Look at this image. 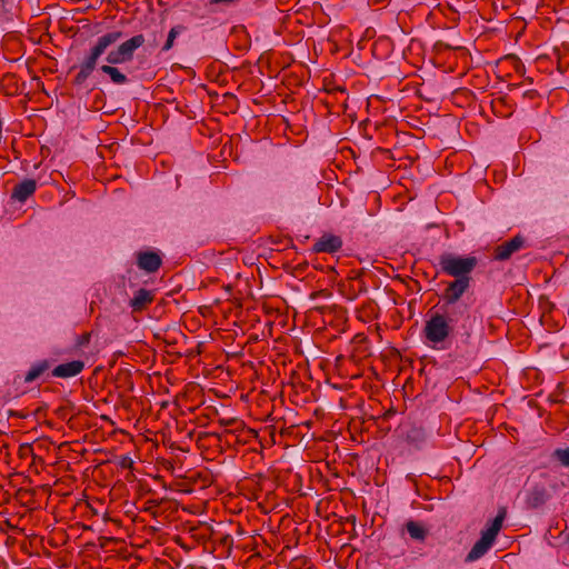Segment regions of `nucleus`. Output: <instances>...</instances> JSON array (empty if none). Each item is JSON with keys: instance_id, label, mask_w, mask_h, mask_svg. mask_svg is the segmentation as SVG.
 Segmentation results:
<instances>
[{"instance_id": "obj_13", "label": "nucleus", "mask_w": 569, "mask_h": 569, "mask_svg": "<svg viewBox=\"0 0 569 569\" xmlns=\"http://www.w3.org/2000/svg\"><path fill=\"white\" fill-rule=\"evenodd\" d=\"M50 368V362L48 360L39 361L30 368L24 377V382H32L38 379L43 372H46Z\"/></svg>"}, {"instance_id": "obj_7", "label": "nucleus", "mask_w": 569, "mask_h": 569, "mask_svg": "<svg viewBox=\"0 0 569 569\" xmlns=\"http://www.w3.org/2000/svg\"><path fill=\"white\" fill-rule=\"evenodd\" d=\"M341 246L342 241L340 237L331 233H325L318 240H316L312 246V250L317 253H335L341 248Z\"/></svg>"}, {"instance_id": "obj_17", "label": "nucleus", "mask_w": 569, "mask_h": 569, "mask_svg": "<svg viewBox=\"0 0 569 569\" xmlns=\"http://www.w3.org/2000/svg\"><path fill=\"white\" fill-rule=\"evenodd\" d=\"M90 338L91 336L89 332L82 333L77 340V346L79 348L86 347L90 342Z\"/></svg>"}, {"instance_id": "obj_8", "label": "nucleus", "mask_w": 569, "mask_h": 569, "mask_svg": "<svg viewBox=\"0 0 569 569\" xmlns=\"http://www.w3.org/2000/svg\"><path fill=\"white\" fill-rule=\"evenodd\" d=\"M523 242L525 240L521 236H516L511 240L498 246L495 250V259L507 260L522 248Z\"/></svg>"}, {"instance_id": "obj_15", "label": "nucleus", "mask_w": 569, "mask_h": 569, "mask_svg": "<svg viewBox=\"0 0 569 569\" xmlns=\"http://www.w3.org/2000/svg\"><path fill=\"white\" fill-rule=\"evenodd\" d=\"M407 531L415 539H422L425 537L423 528L413 521L407 523Z\"/></svg>"}, {"instance_id": "obj_21", "label": "nucleus", "mask_w": 569, "mask_h": 569, "mask_svg": "<svg viewBox=\"0 0 569 569\" xmlns=\"http://www.w3.org/2000/svg\"><path fill=\"white\" fill-rule=\"evenodd\" d=\"M360 337H361V335H360V333H358V335H357V338H358V345L361 342Z\"/></svg>"}, {"instance_id": "obj_10", "label": "nucleus", "mask_w": 569, "mask_h": 569, "mask_svg": "<svg viewBox=\"0 0 569 569\" xmlns=\"http://www.w3.org/2000/svg\"><path fill=\"white\" fill-rule=\"evenodd\" d=\"M84 368V363L80 360H73L61 363L52 370V376L58 378H71L79 375Z\"/></svg>"}, {"instance_id": "obj_9", "label": "nucleus", "mask_w": 569, "mask_h": 569, "mask_svg": "<svg viewBox=\"0 0 569 569\" xmlns=\"http://www.w3.org/2000/svg\"><path fill=\"white\" fill-rule=\"evenodd\" d=\"M137 263L147 272H156L161 266V258L152 251L139 252Z\"/></svg>"}, {"instance_id": "obj_5", "label": "nucleus", "mask_w": 569, "mask_h": 569, "mask_svg": "<svg viewBox=\"0 0 569 569\" xmlns=\"http://www.w3.org/2000/svg\"><path fill=\"white\" fill-rule=\"evenodd\" d=\"M423 332L426 339L436 346L448 338L450 326L445 316L436 313L426 322Z\"/></svg>"}, {"instance_id": "obj_1", "label": "nucleus", "mask_w": 569, "mask_h": 569, "mask_svg": "<svg viewBox=\"0 0 569 569\" xmlns=\"http://www.w3.org/2000/svg\"><path fill=\"white\" fill-rule=\"evenodd\" d=\"M144 41V36L139 33L121 42L117 48L107 53L104 58L107 63L100 67V71L108 74L114 84L127 83V76L116 66L131 62L136 50L142 47Z\"/></svg>"}, {"instance_id": "obj_12", "label": "nucleus", "mask_w": 569, "mask_h": 569, "mask_svg": "<svg viewBox=\"0 0 569 569\" xmlns=\"http://www.w3.org/2000/svg\"><path fill=\"white\" fill-rule=\"evenodd\" d=\"M153 298L152 291L141 288L131 298L130 307L133 311H141L153 301Z\"/></svg>"}, {"instance_id": "obj_2", "label": "nucleus", "mask_w": 569, "mask_h": 569, "mask_svg": "<svg viewBox=\"0 0 569 569\" xmlns=\"http://www.w3.org/2000/svg\"><path fill=\"white\" fill-rule=\"evenodd\" d=\"M122 37L123 32L119 30L109 31L100 36L81 60L76 82L79 84L83 83L96 70L99 59L106 53L107 49L117 43Z\"/></svg>"}, {"instance_id": "obj_6", "label": "nucleus", "mask_w": 569, "mask_h": 569, "mask_svg": "<svg viewBox=\"0 0 569 569\" xmlns=\"http://www.w3.org/2000/svg\"><path fill=\"white\" fill-rule=\"evenodd\" d=\"M470 286V277L456 278L450 282L443 292V300L447 305L456 303Z\"/></svg>"}, {"instance_id": "obj_3", "label": "nucleus", "mask_w": 569, "mask_h": 569, "mask_svg": "<svg viewBox=\"0 0 569 569\" xmlns=\"http://www.w3.org/2000/svg\"><path fill=\"white\" fill-rule=\"evenodd\" d=\"M478 263L473 256L461 257L453 253H443L439 258L441 270L455 278L469 277Z\"/></svg>"}, {"instance_id": "obj_19", "label": "nucleus", "mask_w": 569, "mask_h": 569, "mask_svg": "<svg viewBox=\"0 0 569 569\" xmlns=\"http://www.w3.org/2000/svg\"><path fill=\"white\" fill-rule=\"evenodd\" d=\"M131 463H132L131 459L124 458L122 461V467H129V466H131Z\"/></svg>"}, {"instance_id": "obj_14", "label": "nucleus", "mask_w": 569, "mask_h": 569, "mask_svg": "<svg viewBox=\"0 0 569 569\" xmlns=\"http://www.w3.org/2000/svg\"><path fill=\"white\" fill-rule=\"evenodd\" d=\"M186 28L181 24H178V26H174L170 29L169 33H168V38H167V41L164 42L163 47H162V51H169L170 49H172L173 44H174V40Z\"/></svg>"}, {"instance_id": "obj_20", "label": "nucleus", "mask_w": 569, "mask_h": 569, "mask_svg": "<svg viewBox=\"0 0 569 569\" xmlns=\"http://www.w3.org/2000/svg\"><path fill=\"white\" fill-rule=\"evenodd\" d=\"M348 519L352 521V525L356 523V516H350Z\"/></svg>"}, {"instance_id": "obj_18", "label": "nucleus", "mask_w": 569, "mask_h": 569, "mask_svg": "<svg viewBox=\"0 0 569 569\" xmlns=\"http://www.w3.org/2000/svg\"><path fill=\"white\" fill-rule=\"evenodd\" d=\"M240 0H210V4H226V6H231V4H236L238 3Z\"/></svg>"}, {"instance_id": "obj_16", "label": "nucleus", "mask_w": 569, "mask_h": 569, "mask_svg": "<svg viewBox=\"0 0 569 569\" xmlns=\"http://www.w3.org/2000/svg\"><path fill=\"white\" fill-rule=\"evenodd\" d=\"M553 455L562 466L569 467V448L557 449Z\"/></svg>"}, {"instance_id": "obj_4", "label": "nucleus", "mask_w": 569, "mask_h": 569, "mask_svg": "<svg viewBox=\"0 0 569 569\" xmlns=\"http://www.w3.org/2000/svg\"><path fill=\"white\" fill-rule=\"evenodd\" d=\"M505 512L500 511L491 521L490 526L482 531L480 539L473 545L467 556V561H476L481 558L492 546L498 532L502 527Z\"/></svg>"}, {"instance_id": "obj_11", "label": "nucleus", "mask_w": 569, "mask_h": 569, "mask_svg": "<svg viewBox=\"0 0 569 569\" xmlns=\"http://www.w3.org/2000/svg\"><path fill=\"white\" fill-rule=\"evenodd\" d=\"M37 189V182L34 179H26L20 183L16 184L12 190V198L24 202L30 196L34 193Z\"/></svg>"}]
</instances>
